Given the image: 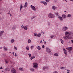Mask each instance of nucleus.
<instances>
[{
	"label": "nucleus",
	"mask_w": 73,
	"mask_h": 73,
	"mask_svg": "<svg viewBox=\"0 0 73 73\" xmlns=\"http://www.w3.org/2000/svg\"><path fill=\"white\" fill-rule=\"evenodd\" d=\"M63 38L64 40H68L69 38V35H65L63 37Z\"/></svg>",
	"instance_id": "nucleus-1"
},
{
	"label": "nucleus",
	"mask_w": 73,
	"mask_h": 73,
	"mask_svg": "<svg viewBox=\"0 0 73 73\" xmlns=\"http://www.w3.org/2000/svg\"><path fill=\"white\" fill-rule=\"evenodd\" d=\"M11 72L12 73H16V70L14 68H13L11 69Z\"/></svg>",
	"instance_id": "nucleus-2"
},
{
	"label": "nucleus",
	"mask_w": 73,
	"mask_h": 73,
	"mask_svg": "<svg viewBox=\"0 0 73 73\" xmlns=\"http://www.w3.org/2000/svg\"><path fill=\"white\" fill-rule=\"evenodd\" d=\"M34 66L33 68H37V66L38 64L36 63H33Z\"/></svg>",
	"instance_id": "nucleus-3"
},
{
	"label": "nucleus",
	"mask_w": 73,
	"mask_h": 73,
	"mask_svg": "<svg viewBox=\"0 0 73 73\" xmlns=\"http://www.w3.org/2000/svg\"><path fill=\"white\" fill-rule=\"evenodd\" d=\"M31 7L32 9L34 11H36V8H35V7L32 5H31Z\"/></svg>",
	"instance_id": "nucleus-4"
},
{
	"label": "nucleus",
	"mask_w": 73,
	"mask_h": 73,
	"mask_svg": "<svg viewBox=\"0 0 73 73\" xmlns=\"http://www.w3.org/2000/svg\"><path fill=\"white\" fill-rule=\"evenodd\" d=\"M46 52H48V53L50 54V52H51V51L50 50V49H49V48H46Z\"/></svg>",
	"instance_id": "nucleus-5"
},
{
	"label": "nucleus",
	"mask_w": 73,
	"mask_h": 73,
	"mask_svg": "<svg viewBox=\"0 0 73 73\" xmlns=\"http://www.w3.org/2000/svg\"><path fill=\"white\" fill-rule=\"evenodd\" d=\"M67 29H68V27H64L62 29V30L64 31H66Z\"/></svg>",
	"instance_id": "nucleus-6"
},
{
	"label": "nucleus",
	"mask_w": 73,
	"mask_h": 73,
	"mask_svg": "<svg viewBox=\"0 0 73 73\" xmlns=\"http://www.w3.org/2000/svg\"><path fill=\"white\" fill-rule=\"evenodd\" d=\"M68 35H69L68 36H69L71 34L70 33H69V32H68L67 31L66 32H65V35L68 36Z\"/></svg>",
	"instance_id": "nucleus-7"
},
{
	"label": "nucleus",
	"mask_w": 73,
	"mask_h": 73,
	"mask_svg": "<svg viewBox=\"0 0 73 73\" xmlns=\"http://www.w3.org/2000/svg\"><path fill=\"white\" fill-rule=\"evenodd\" d=\"M66 49H68V50L69 51L72 50V49H73V48H72V47H70L69 48H66Z\"/></svg>",
	"instance_id": "nucleus-8"
},
{
	"label": "nucleus",
	"mask_w": 73,
	"mask_h": 73,
	"mask_svg": "<svg viewBox=\"0 0 73 73\" xmlns=\"http://www.w3.org/2000/svg\"><path fill=\"white\" fill-rule=\"evenodd\" d=\"M4 33V31H2L1 32H0V36H1L2 35H3V34Z\"/></svg>",
	"instance_id": "nucleus-9"
},
{
	"label": "nucleus",
	"mask_w": 73,
	"mask_h": 73,
	"mask_svg": "<svg viewBox=\"0 0 73 73\" xmlns=\"http://www.w3.org/2000/svg\"><path fill=\"white\" fill-rule=\"evenodd\" d=\"M58 18H59V20L60 21H62L63 20V19H62V17H59Z\"/></svg>",
	"instance_id": "nucleus-10"
},
{
	"label": "nucleus",
	"mask_w": 73,
	"mask_h": 73,
	"mask_svg": "<svg viewBox=\"0 0 73 73\" xmlns=\"http://www.w3.org/2000/svg\"><path fill=\"white\" fill-rule=\"evenodd\" d=\"M62 17L63 19H65V18H66V15L64 14L63 15H62Z\"/></svg>",
	"instance_id": "nucleus-11"
},
{
	"label": "nucleus",
	"mask_w": 73,
	"mask_h": 73,
	"mask_svg": "<svg viewBox=\"0 0 73 73\" xmlns=\"http://www.w3.org/2000/svg\"><path fill=\"white\" fill-rule=\"evenodd\" d=\"M48 68V67L46 66H45L43 68V70H45V69H46Z\"/></svg>",
	"instance_id": "nucleus-12"
},
{
	"label": "nucleus",
	"mask_w": 73,
	"mask_h": 73,
	"mask_svg": "<svg viewBox=\"0 0 73 73\" xmlns=\"http://www.w3.org/2000/svg\"><path fill=\"white\" fill-rule=\"evenodd\" d=\"M42 3L44 4V5H47V3L46 2H42Z\"/></svg>",
	"instance_id": "nucleus-13"
},
{
	"label": "nucleus",
	"mask_w": 73,
	"mask_h": 73,
	"mask_svg": "<svg viewBox=\"0 0 73 73\" xmlns=\"http://www.w3.org/2000/svg\"><path fill=\"white\" fill-rule=\"evenodd\" d=\"M48 17L49 18H50L51 17V16H52V14L50 13L48 14Z\"/></svg>",
	"instance_id": "nucleus-14"
},
{
	"label": "nucleus",
	"mask_w": 73,
	"mask_h": 73,
	"mask_svg": "<svg viewBox=\"0 0 73 73\" xmlns=\"http://www.w3.org/2000/svg\"><path fill=\"white\" fill-rule=\"evenodd\" d=\"M52 9H53V10H55L56 9V6H53L52 7Z\"/></svg>",
	"instance_id": "nucleus-15"
},
{
	"label": "nucleus",
	"mask_w": 73,
	"mask_h": 73,
	"mask_svg": "<svg viewBox=\"0 0 73 73\" xmlns=\"http://www.w3.org/2000/svg\"><path fill=\"white\" fill-rule=\"evenodd\" d=\"M15 42V40L14 39H12L11 40V43H13L14 42Z\"/></svg>",
	"instance_id": "nucleus-16"
},
{
	"label": "nucleus",
	"mask_w": 73,
	"mask_h": 73,
	"mask_svg": "<svg viewBox=\"0 0 73 73\" xmlns=\"http://www.w3.org/2000/svg\"><path fill=\"white\" fill-rule=\"evenodd\" d=\"M54 15L53 14H51V17L50 18H54Z\"/></svg>",
	"instance_id": "nucleus-17"
},
{
	"label": "nucleus",
	"mask_w": 73,
	"mask_h": 73,
	"mask_svg": "<svg viewBox=\"0 0 73 73\" xmlns=\"http://www.w3.org/2000/svg\"><path fill=\"white\" fill-rule=\"evenodd\" d=\"M24 29L25 30H27L28 29V27L26 26H25V27H24Z\"/></svg>",
	"instance_id": "nucleus-18"
},
{
	"label": "nucleus",
	"mask_w": 73,
	"mask_h": 73,
	"mask_svg": "<svg viewBox=\"0 0 73 73\" xmlns=\"http://www.w3.org/2000/svg\"><path fill=\"white\" fill-rule=\"evenodd\" d=\"M41 36V34H38V35L37 34L36 35V37H40Z\"/></svg>",
	"instance_id": "nucleus-19"
},
{
	"label": "nucleus",
	"mask_w": 73,
	"mask_h": 73,
	"mask_svg": "<svg viewBox=\"0 0 73 73\" xmlns=\"http://www.w3.org/2000/svg\"><path fill=\"white\" fill-rule=\"evenodd\" d=\"M36 48H37V49H38V50H40V49H41V48L40 47V46H38L36 47Z\"/></svg>",
	"instance_id": "nucleus-20"
},
{
	"label": "nucleus",
	"mask_w": 73,
	"mask_h": 73,
	"mask_svg": "<svg viewBox=\"0 0 73 73\" xmlns=\"http://www.w3.org/2000/svg\"><path fill=\"white\" fill-rule=\"evenodd\" d=\"M4 49L5 50H6V51H7V50H8V49H7V48H6V47H5V46H4Z\"/></svg>",
	"instance_id": "nucleus-21"
},
{
	"label": "nucleus",
	"mask_w": 73,
	"mask_h": 73,
	"mask_svg": "<svg viewBox=\"0 0 73 73\" xmlns=\"http://www.w3.org/2000/svg\"><path fill=\"white\" fill-rule=\"evenodd\" d=\"M5 61L6 64H8V59H6L5 60Z\"/></svg>",
	"instance_id": "nucleus-22"
},
{
	"label": "nucleus",
	"mask_w": 73,
	"mask_h": 73,
	"mask_svg": "<svg viewBox=\"0 0 73 73\" xmlns=\"http://www.w3.org/2000/svg\"><path fill=\"white\" fill-rule=\"evenodd\" d=\"M63 50L64 52H66V50L64 48H63Z\"/></svg>",
	"instance_id": "nucleus-23"
},
{
	"label": "nucleus",
	"mask_w": 73,
	"mask_h": 73,
	"mask_svg": "<svg viewBox=\"0 0 73 73\" xmlns=\"http://www.w3.org/2000/svg\"><path fill=\"white\" fill-rule=\"evenodd\" d=\"M25 5H24V7H27V2L25 3Z\"/></svg>",
	"instance_id": "nucleus-24"
},
{
	"label": "nucleus",
	"mask_w": 73,
	"mask_h": 73,
	"mask_svg": "<svg viewBox=\"0 0 73 73\" xmlns=\"http://www.w3.org/2000/svg\"><path fill=\"white\" fill-rule=\"evenodd\" d=\"M31 41H32L30 39H29L28 40V43H31Z\"/></svg>",
	"instance_id": "nucleus-25"
},
{
	"label": "nucleus",
	"mask_w": 73,
	"mask_h": 73,
	"mask_svg": "<svg viewBox=\"0 0 73 73\" xmlns=\"http://www.w3.org/2000/svg\"><path fill=\"white\" fill-rule=\"evenodd\" d=\"M19 70L21 71H24V70L22 68H19Z\"/></svg>",
	"instance_id": "nucleus-26"
},
{
	"label": "nucleus",
	"mask_w": 73,
	"mask_h": 73,
	"mask_svg": "<svg viewBox=\"0 0 73 73\" xmlns=\"http://www.w3.org/2000/svg\"><path fill=\"white\" fill-rule=\"evenodd\" d=\"M54 56H58V54L57 53H55L54 54Z\"/></svg>",
	"instance_id": "nucleus-27"
},
{
	"label": "nucleus",
	"mask_w": 73,
	"mask_h": 73,
	"mask_svg": "<svg viewBox=\"0 0 73 73\" xmlns=\"http://www.w3.org/2000/svg\"><path fill=\"white\" fill-rule=\"evenodd\" d=\"M26 49L27 50H29V47L28 46L26 48Z\"/></svg>",
	"instance_id": "nucleus-28"
},
{
	"label": "nucleus",
	"mask_w": 73,
	"mask_h": 73,
	"mask_svg": "<svg viewBox=\"0 0 73 73\" xmlns=\"http://www.w3.org/2000/svg\"><path fill=\"white\" fill-rule=\"evenodd\" d=\"M31 70L32 72H34L35 71V69H33V68L31 69Z\"/></svg>",
	"instance_id": "nucleus-29"
},
{
	"label": "nucleus",
	"mask_w": 73,
	"mask_h": 73,
	"mask_svg": "<svg viewBox=\"0 0 73 73\" xmlns=\"http://www.w3.org/2000/svg\"><path fill=\"white\" fill-rule=\"evenodd\" d=\"M28 55L29 56V57H30V58H31V57H32V56H31V54L29 53L28 54Z\"/></svg>",
	"instance_id": "nucleus-30"
},
{
	"label": "nucleus",
	"mask_w": 73,
	"mask_h": 73,
	"mask_svg": "<svg viewBox=\"0 0 73 73\" xmlns=\"http://www.w3.org/2000/svg\"><path fill=\"white\" fill-rule=\"evenodd\" d=\"M67 17H71V15L70 14H68L67 16Z\"/></svg>",
	"instance_id": "nucleus-31"
},
{
	"label": "nucleus",
	"mask_w": 73,
	"mask_h": 73,
	"mask_svg": "<svg viewBox=\"0 0 73 73\" xmlns=\"http://www.w3.org/2000/svg\"><path fill=\"white\" fill-rule=\"evenodd\" d=\"M15 29H16V27H13V30L14 31Z\"/></svg>",
	"instance_id": "nucleus-32"
},
{
	"label": "nucleus",
	"mask_w": 73,
	"mask_h": 73,
	"mask_svg": "<svg viewBox=\"0 0 73 73\" xmlns=\"http://www.w3.org/2000/svg\"><path fill=\"white\" fill-rule=\"evenodd\" d=\"M60 41H61V43L62 44H63L64 43V41L62 40V39H60Z\"/></svg>",
	"instance_id": "nucleus-33"
},
{
	"label": "nucleus",
	"mask_w": 73,
	"mask_h": 73,
	"mask_svg": "<svg viewBox=\"0 0 73 73\" xmlns=\"http://www.w3.org/2000/svg\"><path fill=\"white\" fill-rule=\"evenodd\" d=\"M51 38H53L54 37V36L52 35L50 36Z\"/></svg>",
	"instance_id": "nucleus-34"
},
{
	"label": "nucleus",
	"mask_w": 73,
	"mask_h": 73,
	"mask_svg": "<svg viewBox=\"0 0 73 73\" xmlns=\"http://www.w3.org/2000/svg\"><path fill=\"white\" fill-rule=\"evenodd\" d=\"M14 49H16V50H17V48H16V46H14Z\"/></svg>",
	"instance_id": "nucleus-35"
},
{
	"label": "nucleus",
	"mask_w": 73,
	"mask_h": 73,
	"mask_svg": "<svg viewBox=\"0 0 73 73\" xmlns=\"http://www.w3.org/2000/svg\"><path fill=\"white\" fill-rule=\"evenodd\" d=\"M20 8H23V6H22V4L21 5Z\"/></svg>",
	"instance_id": "nucleus-36"
},
{
	"label": "nucleus",
	"mask_w": 73,
	"mask_h": 73,
	"mask_svg": "<svg viewBox=\"0 0 73 73\" xmlns=\"http://www.w3.org/2000/svg\"><path fill=\"white\" fill-rule=\"evenodd\" d=\"M33 46H31V49H33Z\"/></svg>",
	"instance_id": "nucleus-37"
},
{
	"label": "nucleus",
	"mask_w": 73,
	"mask_h": 73,
	"mask_svg": "<svg viewBox=\"0 0 73 73\" xmlns=\"http://www.w3.org/2000/svg\"><path fill=\"white\" fill-rule=\"evenodd\" d=\"M21 28H24L25 27L24 26L22 25L21 26Z\"/></svg>",
	"instance_id": "nucleus-38"
},
{
	"label": "nucleus",
	"mask_w": 73,
	"mask_h": 73,
	"mask_svg": "<svg viewBox=\"0 0 73 73\" xmlns=\"http://www.w3.org/2000/svg\"><path fill=\"white\" fill-rule=\"evenodd\" d=\"M42 48H44L45 47V46H44V45H43L42 46Z\"/></svg>",
	"instance_id": "nucleus-39"
},
{
	"label": "nucleus",
	"mask_w": 73,
	"mask_h": 73,
	"mask_svg": "<svg viewBox=\"0 0 73 73\" xmlns=\"http://www.w3.org/2000/svg\"><path fill=\"white\" fill-rule=\"evenodd\" d=\"M64 54H66H66H67V52H64Z\"/></svg>",
	"instance_id": "nucleus-40"
},
{
	"label": "nucleus",
	"mask_w": 73,
	"mask_h": 73,
	"mask_svg": "<svg viewBox=\"0 0 73 73\" xmlns=\"http://www.w3.org/2000/svg\"><path fill=\"white\" fill-rule=\"evenodd\" d=\"M55 15H56V16H58V13H55Z\"/></svg>",
	"instance_id": "nucleus-41"
},
{
	"label": "nucleus",
	"mask_w": 73,
	"mask_h": 73,
	"mask_svg": "<svg viewBox=\"0 0 73 73\" xmlns=\"http://www.w3.org/2000/svg\"><path fill=\"white\" fill-rule=\"evenodd\" d=\"M34 36H37V34L34 33Z\"/></svg>",
	"instance_id": "nucleus-42"
},
{
	"label": "nucleus",
	"mask_w": 73,
	"mask_h": 73,
	"mask_svg": "<svg viewBox=\"0 0 73 73\" xmlns=\"http://www.w3.org/2000/svg\"><path fill=\"white\" fill-rule=\"evenodd\" d=\"M46 2H49V0H46Z\"/></svg>",
	"instance_id": "nucleus-43"
},
{
	"label": "nucleus",
	"mask_w": 73,
	"mask_h": 73,
	"mask_svg": "<svg viewBox=\"0 0 73 73\" xmlns=\"http://www.w3.org/2000/svg\"><path fill=\"white\" fill-rule=\"evenodd\" d=\"M53 73H58V72H57L55 71V72H54Z\"/></svg>",
	"instance_id": "nucleus-44"
},
{
	"label": "nucleus",
	"mask_w": 73,
	"mask_h": 73,
	"mask_svg": "<svg viewBox=\"0 0 73 73\" xmlns=\"http://www.w3.org/2000/svg\"><path fill=\"white\" fill-rule=\"evenodd\" d=\"M8 69V68H7L5 69V70H6L7 71Z\"/></svg>",
	"instance_id": "nucleus-45"
},
{
	"label": "nucleus",
	"mask_w": 73,
	"mask_h": 73,
	"mask_svg": "<svg viewBox=\"0 0 73 73\" xmlns=\"http://www.w3.org/2000/svg\"><path fill=\"white\" fill-rule=\"evenodd\" d=\"M32 60H33V58H32V56L30 58Z\"/></svg>",
	"instance_id": "nucleus-46"
},
{
	"label": "nucleus",
	"mask_w": 73,
	"mask_h": 73,
	"mask_svg": "<svg viewBox=\"0 0 73 73\" xmlns=\"http://www.w3.org/2000/svg\"><path fill=\"white\" fill-rule=\"evenodd\" d=\"M33 58H35V57H36L35 56H33V57H32Z\"/></svg>",
	"instance_id": "nucleus-47"
},
{
	"label": "nucleus",
	"mask_w": 73,
	"mask_h": 73,
	"mask_svg": "<svg viewBox=\"0 0 73 73\" xmlns=\"http://www.w3.org/2000/svg\"><path fill=\"white\" fill-rule=\"evenodd\" d=\"M0 69H3V67L2 66L1 67Z\"/></svg>",
	"instance_id": "nucleus-48"
},
{
	"label": "nucleus",
	"mask_w": 73,
	"mask_h": 73,
	"mask_svg": "<svg viewBox=\"0 0 73 73\" xmlns=\"http://www.w3.org/2000/svg\"><path fill=\"white\" fill-rule=\"evenodd\" d=\"M15 57H16V56H17V54H16V53H15Z\"/></svg>",
	"instance_id": "nucleus-49"
},
{
	"label": "nucleus",
	"mask_w": 73,
	"mask_h": 73,
	"mask_svg": "<svg viewBox=\"0 0 73 73\" xmlns=\"http://www.w3.org/2000/svg\"><path fill=\"white\" fill-rule=\"evenodd\" d=\"M48 25H50V23L49 22H48Z\"/></svg>",
	"instance_id": "nucleus-50"
},
{
	"label": "nucleus",
	"mask_w": 73,
	"mask_h": 73,
	"mask_svg": "<svg viewBox=\"0 0 73 73\" xmlns=\"http://www.w3.org/2000/svg\"><path fill=\"white\" fill-rule=\"evenodd\" d=\"M71 42H72V43H73V40H71Z\"/></svg>",
	"instance_id": "nucleus-51"
},
{
	"label": "nucleus",
	"mask_w": 73,
	"mask_h": 73,
	"mask_svg": "<svg viewBox=\"0 0 73 73\" xmlns=\"http://www.w3.org/2000/svg\"><path fill=\"white\" fill-rule=\"evenodd\" d=\"M67 70V71H70V70H68H68Z\"/></svg>",
	"instance_id": "nucleus-52"
},
{
	"label": "nucleus",
	"mask_w": 73,
	"mask_h": 73,
	"mask_svg": "<svg viewBox=\"0 0 73 73\" xmlns=\"http://www.w3.org/2000/svg\"><path fill=\"white\" fill-rule=\"evenodd\" d=\"M44 44H46V42H44Z\"/></svg>",
	"instance_id": "nucleus-53"
},
{
	"label": "nucleus",
	"mask_w": 73,
	"mask_h": 73,
	"mask_svg": "<svg viewBox=\"0 0 73 73\" xmlns=\"http://www.w3.org/2000/svg\"><path fill=\"white\" fill-rule=\"evenodd\" d=\"M22 9V8H20V11H21V9Z\"/></svg>",
	"instance_id": "nucleus-54"
},
{
	"label": "nucleus",
	"mask_w": 73,
	"mask_h": 73,
	"mask_svg": "<svg viewBox=\"0 0 73 73\" xmlns=\"http://www.w3.org/2000/svg\"><path fill=\"white\" fill-rule=\"evenodd\" d=\"M9 15H10L11 16H12V15L11 14H9Z\"/></svg>",
	"instance_id": "nucleus-55"
},
{
	"label": "nucleus",
	"mask_w": 73,
	"mask_h": 73,
	"mask_svg": "<svg viewBox=\"0 0 73 73\" xmlns=\"http://www.w3.org/2000/svg\"><path fill=\"white\" fill-rule=\"evenodd\" d=\"M13 54H15V52H13Z\"/></svg>",
	"instance_id": "nucleus-56"
},
{
	"label": "nucleus",
	"mask_w": 73,
	"mask_h": 73,
	"mask_svg": "<svg viewBox=\"0 0 73 73\" xmlns=\"http://www.w3.org/2000/svg\"><path fill=\"white\" fill-rule=\"evenodd\" d=\"M65 1H66V2H68L67 1H66V0H65Z\"/></svg>",
	"instance_id": "nucleus-57"
},
{
	"label": "nucleus",
	"mask_w": 73,
	"mask_h": 73,
	"mask_svg": "<svg viewBox=\"0 0 73 73\" xmlns=\"http://www.w3.org/2000/svg\"><path fill=\"white\" fill-rule=\"evenodd\" d=\"M7 71H9V69H8Z\"/></svg>",
	"instance_id": "nucleus-58"
},
{
	"label": "nucleus",
	"mask_w": 73,
	"mask_h": 73,
	"mask_svg": "<svg viewBox=\"0 0 73 73\" xmlns=\"http://www.w3.org/2000/svg\"><path fill=\"white\" fill-rule=\"evenodd\" d=\"M40 43H41V42H42V40H41V41H40Z\"/></svg>",
	"instance_id": "nucleus-59"
},
{
	"label": "nucleus",
	"mask_w": 73,
	"mask_h": 73,
	"mask_svg": "<svg viewBox=\"0 0 73 73\" xmlns=\"http://www.w3.org/2000/svg\"><path fill=\"white\" fill-rule=\"evenodd\" d=\"M63 68V67H61L60 68V69H62V68Z\"/></svg>",
	"instance_id": "nucleus-60"
},
{
	"label": "nucleus",
	"mask_w": 73,
	"mask_h": 73,
	"mask_svg": "<svg viewBox=\"0 0 73 73\" xmlns=\"http://www.w3.org/2000/svg\"><path fill=\"white\" fill-rule=\"evenodd\" d=\"M33 19V18H31V20Z\"/></svg>",
	"instance_id": "nucleus-61"
},
{
	"label": "nucleus",
	"mask_w": 73,
	"mask_h": 73,
	"mask_svg": "<svg viewBox=\"0 0 73 73\" xmlns=\"http://www.w3.org/2000/svg\"><path fill=\"white\" fill-rule=\"evenodd\" d=\"M67 73H70L69 72V71H68V72H67Z\"/></svg>",
	"instance_id": "nucleus-62"
},
{
	"label": "nucleus",
	"mask_w": 73,
	"mask_h": 73,
	"mask_svg": "<svg viewBox=\"0 0 73 73\" xmlns=\"http://www.w3.org/2000/svg\"><path fill=\"white\" fill-rule=\"evenodd\" d=\"M70 1H73V0H70Z\"/></svg>",
	"instance_id": "nucleus-63"
},
{
	"label": "nucleus",
	"mask_w": 73,
	"mask_h": 73,
	"mask_svg": "<svg viewBox=\"0 0 73 73\" xmlns=\"http://www.w3.org/2000/svg\"><path fill=\"white\" fill-rule=\"evenodd\" d=\"M70 41L68 42V43H70Z\"/></svg>",
	"instance_id": "nucleus-64"
}]
</instances>
